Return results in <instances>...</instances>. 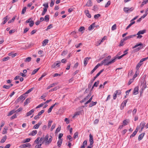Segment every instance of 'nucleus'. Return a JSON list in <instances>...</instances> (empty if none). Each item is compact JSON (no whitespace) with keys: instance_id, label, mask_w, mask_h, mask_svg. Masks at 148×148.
Returning a JSON list of instances; mask_svg holds the SVG:
<instances>
[{"instance_id":"obj_1","label":"nucleus","mask_w":148,"mask_h":148,"mask_svg":"<svg viewBox=\"0 0 148 148\" xmlns=\"http://www.w3.org/2000/svg\"><path fill=\"white\" fill-rule=\"evenodd\" d=\"M116 58H114L109 61L107 59H105L101 62V65L104 64L105 66H108L115 61Z\"/></svg>"},{"instance_id":"obj_2","label":"nucleus","mask_w":148,"mask_h":148,"mask_svg":"<svg viewBox=\"0 0 148 148\" xmlns=\"http://www.w3.org/2000/svg\"><path fill=\"white\" fill-rule=\"evenodd\" d=\"M44 140H43V142H42V143L45 142V144L46 145H49L51 143L52 139V137L51 136H50V138H49V139L48 140V135L46 136L45 137H44Z\"/></svg>"},{"instance_id":"obj_3","label":"nucleus","mask_w":148,"mask_h":148,"mask_svg":"<svg viewBox=\"0 0 148 148\" xmlns=\"http://www.w3.org/2000/svg\"><path fill=\"white\" fill-rule=\"evenodd\" d=\"M27 97V96L25 95V94H23L16 99L15 101V103H17L22 100V101H23V100L25 99Z\"/></svg>"},{"instance_id":"obj_4","label":"nucleus","mask_w":148,"mask_h":148,"mask_svg":"<svg viewBox=\"0 0 148 148\" xmlns=\"http://www.w3.org/2000/svg\"><path fill=\"white\" fill-rule=\"evenodd\" d=\"M146 30L145 29H144L142 30H140L139 31L138 33L136 34V35H138L137 36V38H140L142 37V36L141 35V34H143L146 32Z\"/></svg>"},{"instance_id":"obj_5","label":"nucleus","mask_w":148,"mask_h":148,"mask_svg":"<svg viewBox=\"0 0 148 148\" xmlns=\"http://www.w3.org/2000/svg\"><path fill=\"white\" fill-rule=\"evenodd\" d=\"M60 61H57L54 63L52 65L51 67L55 69L60 66Z\"/></svg>"},{"instance_id":"obj_6","label":"nucleus","mask_w":148,"mask_h":148,"mask_svg":"<svg viewBox=\"0 0 148 148\" xmlns=\"http://www.w3.org/2000/svg\"><path fill=\"white\" fill-rule=\"evenodd\" d=\"M104 71V69H103L102 70H101L97 75H96L94 77L93 79H92V81H94L95 79L98 77L99 75L101 74V73H102Z\"/></svg>"},{"instance_id":"obj_7","label":"nucleus","mask_w":148,"mask_h":148,"mask_svg":"<svg viewBox=\"0 0 148 148\" xmlns=\"http://www.w3.org/2000/svg\"><path fill=\"white\" fill-rule=\"evenodd\" d=\"M133 9L134 8H129L125 7L124 8L123 10L124 11V12H127L128 11L130 12L132 11L133 10Z\"/></svg>"},{"instance_id":"obj_8","label":"nucleus","mask_w":148,"mask_h":148,"mask_svg":"<svg viewBox=\"0 0 148 148\" xmlns=\"http://www.w3.org/2000/svg\"><path fill=\"white\" fill-rule=\"evenodd\" d=\"M89 141L90 145H92L93 143V136L91 134H89Z\"/></svg>"},{"instance_id":"obj_9","label":"nucleus","mask_w":148,"mask_h":148,"mask_svg":"<svg viewBox=\"0 0 148 148\" xmlns=\"http://www.w3.org/2000/svg\"><path fill=\"white\" fill-rule=\"evenodd\" d=\"M90 58V57H86L84 59V64L85 66H86L88 64L89 59Z\"/></svg>"},{"instance_id":"obj_10","label":"nucleus","mask_w":148,"mask_h":148,"mask_svg":"<svg viewBox=\"0 0 148 148\" xmlns=\"http://www.w3.org/2000/svg\"><path fill=\"white\" fill-rule=\"evenodd\" d=\"M138 90L139 89L138 87H135L133 91V94L135 95L137 94L138 93Z\"/></svg>"},{"instance_id":"obj_11","label":"nucleus","mask_w":148,"mask_h":148,"mask_svg":"<svg viewBox=\"0 0 148 148\" xmlns=\"http://www.w3.org/2000/svg\"><path fill=\"white\" fill-rule=\"evenodd\" d=\"M141 86H142V87L141 88V89L142 90H144L147 87L146 83L145 80H144L143 83L142 84Z\"/></svg>"},{"instance_id":"obj_12","label":"nucleus","mask_w":148,"mask_h":148,"mask_svg":"<svg viewBox=\"0 0 148 148\" xmlns=\"http://www.w3.org/2000/svg\"><path fill=\"white\" fill-rule=\"evenodd\" d=\"M41 124L42 122L41 121L39 122L37 124L34 125L33 127V128L35 129H37Z\"/></svg>"},{"instance_id":"obj_13","label":"nucleus","mask_w":148,"mask_h":148,"mask_svg":"<svg viewBox=\"0 0 148 148\" xmlns=\"http://www.w3.org/2000/svg\"><path fill=\"white\" fill-rule=\"evenodd\" d=\"M90 94L88 95L86 97L84 98V99H83L82 100L80 101V102L82 103L85 101L86 100H88L89 97L90 96Z\"/></svg>"},{"instance_id":"obj_14","label":"nucleus","mask_w":148,"mask_h":148,"mask_svg":"<svg viewBox=\"0 0 148 148\" xmlns=\"http://www.w3.org/2000/svg\"><path fill=\"white\" fill-rule=\"evenodd\" d=\"M34 109H32L27 113L26 116H28L31 115L34 112Z\"/></svg>"},{"instance_id":"obj_15","label":"nucleus","mask_w":148,"mask_h":148,"mask_svg":"<svg viewBox=\"0 0 148 148\" xmlns=\"http://www.w3.org/2000/svg\"><path fill=\"white\" fill-rule=\"evenodd\" d=\"M92 5V2L91 0H88L86 4V6L89 7L91 6Z\"/></svg>"},{"instance_id":"obj_16","label":"nucleus","mask_w":148,"mask_h":148,"mask_svg":"<svg viewBox=\"0 0 148 148\" xmlns=\"http://www.w3.org/2000/svg\"><path fill=\"white\" fill-rule=\"evenodd\" d=\"M85 13L86 15L88 18H90L91 17V15L89 13V11L88 10H86L85 11Z\"/></svg>"},{"instance_id":"obj_17","label":"nucleus","mask_w":148,"mask_h":148,"mask_svg":"<svg viewBox=\"0 0 148 148\" xmlns=\"http://www.w3.org/2000/svg\"><path fill=\"white\" fill-rule=\"evenodd\" d=\"M138 131V129L137 128L133 132V133L131 135L130 138H132L135 136L136 134L137 133V132Z\"/></svg>"},{"instance_id":"obj_18","label":"nucleus","mask_w":148,"mask_h":148,"mask_svg":"<svg viewBox=\"0 0 148 148\" xmlns=\"http://www.w3.org/2000/svg\"><path fill=\"white\" fill-rule=\"evenodd\" d=\"M49 40L48 39H45L42 42V46H45L48 43Z\"/></svg>"},{"instance_id":"obj_19","label":"nucleus","mask_w":148,"mask_h":148,"mask_svg":"<svg viewBox=\"0 0 148 148\" xmlns=\"http://www.w3.org/2000/svg\"><path fill=\"white\" fill-rule=\"evenodd\" d=\"M145 135V133H143L140 134L138 136V140H141L143 138V137Z\"/></svg>"},{"instance_id":"obj_20","label":"nucleus","mask_w":148,"mask_h":148,"mask_svg":"<svg viewBox=\"0 0 148 148\" xmlns=\"http://www.w3.org/2000/svg\"><path fill=\"white\" fill-rule=\"evenodd\" d=\"M30 98H27L26 99L25 102L24 103V106H25L28 103L30 102Z\"/></svg>"},{"instance_id":"obj_21","label":"nucleus","mask_w":148,"mask_h":148,"mask_svg":"<svg viewBox=\"0 0 148 148\" xmlns=\"http://www.w3.org/2000/svg\"><path fill=\"white\" fill-rule=\"evenodd\" d=\"M57 84L56 83H53L52 84H50V85H49V86H48L47 87V89H49V88H50L54 87L55 86V85H57Z\"/></svg>"},{"instance_id":"obj_22","label":"nucleus","mask_w":148,"mask_h":148,"mask_svg":"<svg viewBox=\"0 0 148 148\" xmlns=\"http://www.w3.org/2000/svg\"><path fill=\"white\" fill-rule=\"evenodd\" d=\"M37 132L36 130H33L31 133L29 134V135L34 136L37 133Z\"/></svg>"},{"instance_id":"obj_23","label":"nucleus","mask_w":148,"mask_h":148,"mask_svg":"<svg viewBox=\"0 0 148 148\" xmlns=\"http://www.w3.org/2000/svg\"><path fill=\"white\" fill-rule=\"evenodd\" d=\"M62 142V139L59 140L57 142L58 146L59 147H60Z\"/></svg>"},{"instance_id":"obj_24","label":"nucleus","mask_w":148,"mask_h":148,"mask_svg":"<svg viewBox=\"0 0 148 148\" xmlns=\"http://www.w3.org/2000/svg\"><path fill=\"white\" fill-rule=\"evenodd\" d=\"M142 44L141 42H139V43H137L136 45H135L134 47H132V48L134 49L135 48H136L138 46L141 47V46H142Z\"/></svg>"},{"instance_id":"obj_25","label":"nucleus","mask_w":148,"mask_h":148,"mask_svg":"<svg viewBox=\"0 0 148 148\" xmlns=\"http://www.w3.org/2000/svg\"><path fill=\"white\" fill-rule=\"evenodd\" d=\"M8 16H5L3 18V19H4V21L2 22V24H4L8 21L9 19L8 18Z\"/></svg>"},{"instance_id":"obj_26","label":"nucleus","mask_w":148,"mask_h":148,"mask_svg":"<svg viewBox=\"0 0 148 148\" xmlns=\"http://www.w3.org/2000/svg\"><path fill=\"white\" fill-rule=\"evenodd\" d=\"M131 23L127 27L126 29H128L132 25L134 24L135 23V21L130 22Z\"/></svg>"},{"instance_id":"obj_27","label":"nucleus","mask_w":148,"mask_h":148,"mask_svg":"<svg viewBox=\"0 0 148 148\" xmlns=\"http://www.w3.org/2000/svg\"><path fill=\"white\" fill-rule=\"evenodd\" d=\"M97 102H93L92 101V103L90 104L89 105V107H91L92 106L95 105L97 103Z\"/></svg>"},{"instance_id":"obj_28","label":"nucleus","mask_w":148,"mask_h":148,"mask_svg":"<svg viewBox=\"0 0 148 148\" xmlns=\"http://www.w3.org/2000/svg\"><path fill=\"white\" fill-rule=\"evenodd\" d=\"M32 58L30 57H28L26 58L24 60L25 62H29L31 60Z\"/></svg>"},{"instance_id":"obj_29","label":"nucleus","mask_w":148,"mask_h":148,"mask_svg":"<svg viewBox=\"0 0 148 148\" xmlns=\"http://www.w3.org/2000/svg\"><path fill=\"white\" fill-rule=\"evenodd\" d=\"M6 138L7 136H3L1 141V143H4L5 141Z\"/></svg>"},{"instance_id":"obj_30","label":"nucleus","mask_w":148,"mask_h":148,"mask_svg":"<svg viewBox=\"0 0 148 148\" xmlns=\"http://www.w3.org/2000/svg\"><path fill=\"white\" fill-rule=\"evenodd\" d=\"M129 122V120H124L123 121V125L125 126L127 125Z\"/></svg>"},{"instance_id":"obj_31","label":"nucleus","mask_w":148,"mask_h":148,"mask_svg":"<svg viewBox=\"0 0 148 148\" xmlns=\"http://www.w3.org/2000/svg\"><path fill=\"white\" fill-rule=\"evenodd\" d=\"M99 81L98 80L97 81V82H95L94 83L93 86H92L91 89L92 90V89L94 86L97 87L98 86V85L99 84Z\"/></svg>"},{"instance_id":"obj_32","label":"nucleus","mask_w":148,"mask_h":148,"mask_svg":"<svg viewBox=\"0 0 148 148\" xmlns=\"http://www.w3.org/2000/svg\"><path fill=\"white\" fill-rule=\"evenodd\" d=\"M49 16L48 15H46L45 17V20L46 22H48L49 20Z\"/></svg>"},{"instance_id":"obj_33","label":"nucleus","mask_w":148,"mask_h":148,"mask_svg":"<svg viewBox=\"0 0 148 148\" xmlns=\"http://www.w3.org/2000/svg\"><path fill=\"white\" fill-rule=\"evenodd\" d=\"M60 88L59 86H56L54 88L51 89L49 91V92H52L54 91H56L59 88Z\"/></svg>"},{"instance_id":"obj_34","label":"nucleus","mask_w":148,"mask_h":148,"mask_svg":"<svg viewBox=\"0 0 148 148\" xmlns=\"http://www.w3.org/2000/svg\"><path fill=\"white\" fill-rule=\"evenodd\" d=\"M15 112V110H13L11 111L8 114V116H10L13 114V113Z\"/></svg>"},{"instance_id":"obj_35","label":"nucleus","mask_w":148,"mask_h":148,"mask_svg":"<svg viewBox=\"0 0 148 148\" xmlns=\"http://www.w3.org/2000/svg\"><path fill=\"white\" fill-rule=\"evenodd\" d=\"M34 88V87H33V88H30V89H29V90H27L25 92V93L24 94H25H25H27L29 93V92H31L32 91V90H33V89Z\"/></svg>"},{"instance_id":"obj_36","label":"nucleus","mask_w":148,"mask_h":148,"mask_svg":"<svg viewBox=\"0 0 148 148\" xmlns=\"http://www.w3.org/2000/svg\"><path fill=\"white\" fill-rule=\"evenodd\" d=\"M43 11L42 12V13L41 14V15L42 16H43L45 14V13L47 12V9H46V8H43Z\"/></svg>"},{"instance_id":"obj_37","label":"nucleus","mask_w":148,"mask_h":148,"mask_svg":"<svg viewBox=\"0 0 148 148\" xmlns=\"http://www.w3.org/2000/svg\"><path fill=\"white\" fill-rule=\"evenodd\" d=\"M142 64L140 62L138 64L136 67V69L137 70H138L139 69L140 67L141 66Z\"/></svg>"},{"instance_id":"obj_38","label":"nucleus","mask_w":148,"mask_h":148,"mask_svg":"<svg viewBox=\"0 0 148 148\" xmlns=\"http://www.w3.org/2000/svg\"><path fill=\"white\" fill-rule=\"evenodd\" d=\"M106 36H104L103 38L101 40V42H99V44H97V46H98L101 43V42H103L104 40H105L106 39Z\"/></svg>"},{"instance_id":"obj_39","label":"nucleus","mask_w":148,"mask_h":148,"mask_svg":"<svg viewBox=\"0 0 148 148\" xmlns=\"http://www.w3.org/2000/svg\"><path fill=\"white\" fill-rule=\"evenodd\" d=\"M127 103V101L126 100H124L121 104V106H123V108L126 106V104Z\"/></svg>"},{"instance_id":"obj_40","label":"nucleus","mask_w":148,"mask_h":148,"mask_svg":"<svg viewBox=\"0 0 148 148\" xmlns=\"http://www.w3.org/2000/svg\"><path fill=\"white\" fill-rule=\"evenodd\" d=\"M61 128V127L60 125H59L58 127L57 128L55 132V133H57L58 132L60 131Z\"/></svg>"},{"instance_id":"obj_41","label":"nucleus","mask_w":148,"mask_h":148,"mask_svg":"<svg viewBox=\"0 0 148 148\" xmlns=\"http://www.w3.org/2000/svg\"><path fill=\"white\" fill-rule=\"evenodd\" d=\"M23 146L24 147H30L31 146V145L29 143H26L23 144Z\"/></svg>"},{"instance_id":"obj_42","label":"nucleus","mask_w":148,"mask_h":148,"mask_svg":"<svg viewBox=\"0 0 148 148\" xmlns=\"http://www.w3.org/2000/svg\"><path fill=\"white\" fill-rule=\"evenodd\" d=\"M39 69V68L34 70L32 72V75H34L38 71Z\"/></svg>"},{"instance_id":"obj_43","label":"nucleus","mask_w":148,"mask_h":148,"mask_svg":"<svg viewBox=\"0 0 148 148\" xmlns=\"http://www.w3.org/2000/svg\"><path fill=\"white\" fill-rule=\"evenodd\" d=\"M26 7H24L22 9V11L21 12V14H24L25 13V12L26 11Z\"/></svg>"},{"instance_id":"obj_44","label":"nucleus","mask_w":148,"mask_h":148,"mask_svg":"<svg viewBox=\"0 0 148 148\" xmlns=\"http://www.w3.org/2000/svg\"><path fill=\"white\" fill-rule=\"evenodd\" d=\"M78 135V133L77 132L75 133L73 135V138L74 139H75L76 137H77Z\"/></svg>"},{"instance_id":"obj_45","label":"nucleus","mask_w":148,"mask_h":148,"mask_svg":"<svg viewBox=\"0 0 148 148\" xmlns=\"http://www.w3.org/2000/svg\"><path fill=\"white\" fill-rule=\"evenodd\" d=\"M134 79L132 78V79H130L128 82V85H130L133 81Z\"/></svg>"},{"instance_id":"obj_46","label":"nucleus","mask_w":148,"mask_h":148,"mask_svg":"<svg viewBox=\"0 0 148 148\" xmlns=\"http://www.w3.org/2000/svg\"><path fill=\"white\" fill-rule=\"evenodd\" d=\"M15 16L13 17V18H12V20H10L8 21V23H10L12 22H13L14 21V20H15Z\"/></svg>"},{"instance_id":"obj_47","label":"nucleus","mask_w":148,"mask_h":148,"mask_svg":"<svg viewBox=\"0 0 148 148\" xmlns=\"http://www.w3.org/2000/svg\"><path fill=\"white\" fill-rule=\"evenodd\" d=\"M84 30H85V27L83 26H82V27H80L79 29L78 30V31L79 32H82Z\"/></svg>"},{"instance_id":"obj_48","label":"nucleus","mask_w":148,"mask_h":148,"mask_svg":"<svg viewBox=\"0 0 148 148\" xmlns=\"http://www.w3.org/2000/svg\"><path fill=\"white\" fill-rule=\"evenodd\" d=\"M34 22L33 21H31L29 23V25L30 27L33 26L34 24Z\"/></svg>"},{"instance_id":"obj_49","label":"nucleus","mask_w":148,"mask_h":148,"mask_svg":"<svg viewBox=\"0 0 148 148\" xmlns=\"http://www.w3.org/2000/svg\"><path fill=\"white\" fill-rule=\"evenodd\" d=\"M138 74V71H136L135 74L134 75L133 78L134 79L137 76V75Z\"/></svg>"},{"instance_id":"obj_50","label":"nucleus","mask_w":148,"mask_h":148,"mask_svg":"<svg viewBox=\"0 0 148 148\" xmlns=\"http://www.w3.org/2000/svg\"><path fill=\"white\" fill-rule=\"evenodd\" d=\"M54 2H55V0H51V3L50 4V6L51 7H52L54 3Z\"/></svg>"},{"instance_id":"obj_51","label":"nucleus","mask_w":148,"mask_h":148,"mask_svg":"<svg viewBox=\"0 0 148 148\" xmlns=\"http://www.w3.org/2000/svg\"><path fill=\"white\" fill-rule=\"evenodd\" d=\"M10 59L9 57L7 56L6 57H4L3 59V61H5Z\"/></svg>"},{"instance_id":"obj_52","label":"nucleus","mask_w":148,"mask_h":148,"mask_svg":"<svg viewBox=\"0 0 148 148\" xmlns=\"http://www.w3.org/2000/svg\"><path fill=\"white\" fill-rule=\"evenodd\" d=\"M22 108H20L18 110H15V112L16 113H17L18 112L21 111H22Z\"/></svg>"},{"instance_id":"obj_53","label":"nucleus","mask_w":148,"mask_h":148,"mask_svg":"<svg viewBox=\"0 0 148 148\" xmlns=\"http://www.w3.org/2000/svg\"><path fill=\"white\" fill-rule=\"evenodd\" d=\"M147 3L146 0H144L143 1L142 3V4L141 5V7H142L143 5Z\"/></svg>"},{"instance_id":"obj_54","label":"nucleus","mask_w":148,"mask_h":148,"mask_svg":"<svg viewBox=\"0 0 148 148\" xmlns=\"http://www.w3.org/2000/svg\"><path fill=\"white\" fill-rule=\"evenodd\" d=\"M100 16L101 15L100 14H97L95 15L94 16V17L95 19H97L100 17Z\"/></svg>"},{"instance_id":"obj_55","label":"nucleus","mask_w":148,"mask_h":148,"mask_svg":"<svg viewBox=\"0 0 148 148\" xmlns=\"http://www.w3.org/2000/svg\"><path fill=\"white\" fill-rule=\"evenodd\" d=\"M116 24H114L112 27V30H114L116 29Z\"/></svg>"},{"instance_id":"obj_56","label":"nucleus","mask_w":148,"mask_h":148,"mask_svg":"<svg viewBox=\"0 0 148 148\" xmlns=\"http://www.w3.org/2000/svg\"><path fill=\"white\" fill-rule=\"evenodd\" d=\"M39 138H38L35 141V142L37 144H39L40 143Z\"/></svg>"},{"instance_id":"obj_57","label":"nucleus","mask_w":148,"mask_h":148,"mask_svg":"<svg viewBox=\"0 0 148 148\" xmlns=\"http://www.w3.org/2000/svg\"><path fill=\"white\" fill-rule=\"evenodd\" d=\"M110 3H111L110 1H108L107 3L105 5V7L106 8V7H108L110 5Z\"/></svg>"},{"instance_id":"obj_58","label":"nucleus","mask_w":148,"mask_h":148,"mask_svg":"<svg viewBox=\"0 0 148 148\" xmlns=\"http://www.w3.org/2000/svg\"><path fill=\"white\" fill-rule=\"evenodd\" d=\"M44 103H41L40 104H39V105H38V106H37L36 108L37 109V108H39L41 107H42L44 105Z\"/></svg>"},{"instance_id":"obj_59","label":"nucleus","mask_w":148,"mask_h":148,"mask_svg":"<svg viewBox=\"0 0 148 148\" xmlns=\"http://www.w3.org/2000/svg\"><path fill=\"white\" fill-rule=\"evenodd\" d=\"M43 6L45 7L44 8H46V9H47L48 7V3H46L44 4L43 5Z\"/></svg>"},{"instance_id":"obj_60","label":"nucleus","mask_w":148,"mask_h":148,"mask_svg":"<svg viewBox=\"0 0 148 148\" xmlns=\"http://www.w3.org/2000/svg\"><path fill=\"white\" fill-rule=\"evenodd\" d=\"M42 144V143H40L39 144H38V145H36V146L35 148H42L41 147V146Z\"/></svg>"},{"instance_id":"obj_61","label":"nucleus","mask_w":148,"mask_h":148,"mask_svg":"<svg viewBox=\"0 0 148 148\" xmlns=\"http://www.w3.org/2000/svg\"><path fill=\"white\" fill-rule=\"evenodd\" d=\"M97 69V67L95 66L94 69L90 72V73L91 74H92Z\"/></svg>"},{"instance_id":"obj_62","label":"nucleus","mask_w":148,"mask_h":148,"mask_svg":"<svg viewBox=\"0 0 148 148\" xmlns=\"http://www.w3.org/2000/svg\"><path fill=\"white\" fill-rule=\"evenodd\" d=\"M56 126V124L55 123L53 124L52 126L51 129V131H52L53 129L55 128Z\"/></svg>"},{"instance_id":"obj_63","label":"nucleus","mask_w":148,"mask_h":148,"mask_svg":"<svg viewBox=\"0 0 148 148\" xmlns=\"http://www.w3.org/2000/svg\"><path fill=\"white\" fill-rule=\"evenodd\" d=\"M52 122V121H49L48 125V127L49 128L50 127Z\"/></svg>"},{"instance_id":"obj_64","label":"nucleus","mask_w":148,"mask_h":148,"mask_svg":"<svg viewBox=\"0 0 148 148\" xmlns=\"http://www.w3.org/2000/svg\"><path fill=\"white\" fill-rule=\"evenodd\" d=\"M67 51H63L61 54L62 56H64L67 53Z\"/></svg>"}]
</instances>
